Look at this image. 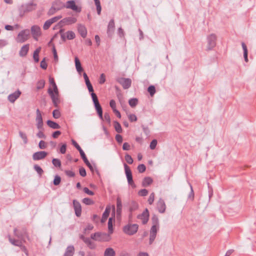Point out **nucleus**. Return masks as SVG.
Here are the masks:
<instances>
[{"label":"nucleus","instance_id":"19","mask_svg":"<svg viewBox=\"0 0 256 256\" xmlns=\"http://www.w3.org/2000/svg\"><path fill=\"white\" fill-rule=\"evenodd\" d=\"M29 48H30L29 44H24V46H23L21 48L19 52L20 56L21 57L26 56L27 55L28 52Z\"/></svg>","mask_w":256,"mask_h":256},{"label":"nucleus","instance_id":"62","mask_svg":"<svg viewBox=\"0 0 256 256\" xmlns=\"http://www.w3.org/2000/svg\"><path fill=\"white\" fill-rule=\"evenodd\" d=\"M66 174L69 177H74L75 176V173L70 170H66L64 171Z\"/></svg>","mask_w":256,"mask_h":256},{"label":"nucleus","instance_id":"29","mask_svg":"<svg viewBox=\"0 0 256 256\" xmlns=\"http://www.w3.org/2000/svg\"><path fill=\"white\" fill-rule=\"evenodd\" d=\"M153 182L152 179L149 176L145 177L142 182V186L146 187L150 185Z\"/></svg>","mask_w":256,"mask_h":256},{"label":"nucleus","instance_id":"43","mask_svg":"<svg viewBox=\"0 0 256 256\" xmlns=\"http://www.w3.org/2000/svg\"><path fill=\"white\" fill-rule=\"evenodd\" d=\"M60 182H61L60 176L58 175L55 176L54 178V180H53V184L54 186H57L60 184Z\"/></svg>","mask_w":256,"mask_h":256},{"label":"nucleus","instance_id":"51","mask_svg":"<svg viewBox=\"0 0 256 256\" xmlns=\"http://www.w3.org/2000/svg\"><path fill=\"white\" fill-rule=\"evenodd\" d=\"M157 144L158 141L156 139L152 140L150 143V148L152 150H154L156 148Z\"/></svg>","mask_w":256,"mask_h":256},{"label":"nucleus","instance_id":"12","mask_svg":"<svg viewBox=\"0 0 256 256\" xmlns=\"http://www.w3.org/2000/svg\"><path fill=\"white\" fill-rule=\"evenodd\" d=\"M48 94H50V96L51 99H52V103L54 104V106L56 108H58V104L60 102V99L58 97V96L56 95L54 93L52 89L50 88L48 89Z\"/></svg>","mask_w":256,"mask_h":256},{"label":"nucleus","instance_id":"47","mask_svg":"<svg viewBox=\"0 0 256 256\" xmlns=\"http://www.w3.org/2000/svg\"><path fill=\"white\" fill-rule=\"evenodd\" d=\"M40 66L43 70H46L48 68V64L46 62V58H44L40 63Z\"/></svg>","mask_w":256,"mask_h":256},{"label":"nucleus","instance_id":"28","mask_svg":"<svg viewBox=\"0 0 256 256\" xmlns=\"http://www.w3.org/2000/svg\"><path fill=\"white\" fill-rule=\"evenodd\" d=\"M41 50V47L38 48L34 52L33 58L35 62L37 63L39 62V54Z\"/></svg>","mask_w":256,"mask_h":256},{"label":"nucleus","instance_id":"38","mask_svg":"<svg viewBox=\"0 0 256 256\" xmlns=\"http://www.w3.org/2000/svg\"><path fill=\"white\" fill-rule=\"evenodd\" d=\"M148 92H149L150 96H152L156 92L155 86L153 85L150 86L148 88Z\"/></svg>","mask_w":256,"mask_h":256},{"label":"nucleus","instance_id":"18","mask_svg":"<svg viewBox=\"0 0 256 256\" xmlns=\"http://www.w3.org/2000/svg\"><path fill=\"white\" fill-rule=\"evenodd\" d=\"M21 93V92L19 90H18L10 94L8 96V100L10 102H14L16 100L20 97Z\"/></svg>","mask_w":256,"mask_h":256},{"label":"nucleus","instance_id":"63","mask_svg":"<svg viewBox=\"0 0 256 256\" xmlns=\"http://www.w3.org/2000/svg\"><path fill=\"white\" fill-rule=\"evenodd\" d=\"M144 132L146 136H149L150 134V130L148 126H144V125L142 126Z\"/></svg>","mask_w":256,"mask_h":256},{"label":"nucleus","instance_id":"9","mask_svg":"<svg viewBox=\"0 0 256 256\" xmlns=\"http://www.w3.org/2000/svg\"><path fill=\"white\" fill-rule=\"evenodd\" d=\"M30 32L34 39L38 41V37L41 36V30L40 27L36 25L32 26L31 27Z\"/></svg>","mask_w":256,"mask_h":256},{"label":"nucleus","instance_id":"57","mask_svg":"<svg viewBox=\"0 0 256 256\" xmlns=\"http://www.w3.org/2000/svg\"><path fill=\"white\" fill-rule=\"evenodd\" d=\"M90 93V94L93 103L98 101V96H97L96 94L94 92H91Z\"/></svg>","mask_w":256,"mask_h":256},{"label":"nucleus","instance_id":"25","mask_svg":"<svg viewBox=\"0 0 256 256\" xmlns=\"http://www.w3.org/2000/svg\"><path fill=\"white\" fill-rule=\"evenodd\" d=\"M115 220L114 218H110L108 220V232L110 234H112L114 232L113 228V222H114Z\"/></svg>","mask_w":256,"mask_h":256},{"label":"nucleus","instance_id":"20","mask_svg":"<svg viewBox=\"0 0 256 256\" xmlns=\"http://www.w3.org/2000/svg\"><path fill=\"white\" fill-rule=\"evenodd\" d=\"M110 212V206H106L104 212L102 214V218L101 219L102 223H104L106 221L108 216H109Z\"/></svg>","mask_w":256,"mask_h":256},{"label":"nucleus","instance_id":"26","mask_svg":"<svg viewBox=\"0 0 256 256\" xmlns=\"http://www.w3.org/2000/svg\"><path fill=\"white\" fill-rule=\"evenodd\" d=\"M9 240L10 242L13 244L14 246H17L18 247H20L23 244V240H16V239H13L10 238H9Z\"/></svg>","mask_w":256,"mask_h":256},{"label":"nucleus","instance_id":"39","mask_svg":"<svg viewBox=\"0 0 256 256\" xmlns=\"http://www.w3.org/2000/svg\"><path fill=\"white\" fill-rule=\"evenodd\" d=\"M52 163L53 165L56 168H60V166H62L61 162L58 158H54L52 160Z\"/></svg>","mask_w":256,"mask_h":256},{"label":"nucleus","instance_id":"13","mask_svg":"<svg viewBox=\"0 0 256 256\" xmlns=\"http://www.w3.org/2000/svg\"><path fill=\"white\" fill-rule=\"evenodd\" d=\"M72 204L76 216L80 217L82 214V206L76 200H73Z\"/></svg>","mask_w":256,"mask_h":256},{"label":"nucleus","instance_id":"48","mask_svg":"<svg viewBox=\"0 0 256 256\" xmlns=\"http://www.w3.org/2000/svg\"><path fill=\"white\" fill-rule=\"evenodd\" d=\"M57 3H60V2L58 1L53 4L52 7L49 10V14H54L55 13V12L58 9V8H55V4H56Z\"/></svg>","mask_w":256,"mask_h":256},{"label":"nucleus","instance_id":"22","mask_svg":"<svg viewBox=\"0 0 256 256\" xmlns=\"http://www.w3.org/2000/svg\"><path fill=\"white\" fill-rule=\"evenodd\" d=\"M72 145L77 149V150L79 152L80 154V156L82 158L86 156V154L84 150L82 149L81 147L79 146V144L76 142V140L72 139Z\"/></svg>","mask_w":256,"mask_h":256},{"label":"nucleus","instance_id":"55","mask_svg":"<svg viewBox=\"0 0 256 256\" xmlns=\"http://www.w3.org/2000/svg\"><path fill=\"white\" fill-rule=\"evenodd\" d=\"M190 188V192L188 196V198L192 200L194 198V192L192 189V186L190 184H189Z\"/></svg>","mask_w":256,"mask_h":256},{"label":"nucleus","instance_id":"1","mask_svg":"<svg viewBox=\"0 0 256 256\" xmlns=\"http://www.w3.org/2000/svg\"><path fill=\"white\" fill-rule=\"evenodd\" d=\"M138 229V224L129 223L123 227L122 230L126 234L132 236L137 232Z\"/></svg>","mask_w":256,"mask_h":256},{"label":"nucleus","instance_id":"64","mask_svg":"<svg viewBox=\"0 0 256 256\" xmlns=\"http://www.w3.org/2000/svg\"><path fill=\"white\" fill-rule=\"evenodd\" d=\"M38 147L40 149H44L46 148V143L44 140H40L38 144Z\"/></svg>","mask_w":256,"mask_h":256},{"label":"nucleus","instance_id":"27","mask_svg":"<svg viewBox=\"0 0 256 256\" xmlns=\"http://www.w3.org/2000/svg\"><path fill=\"white\" fill-rule=\"evenodd\" d=\"M242 50H243V51H244V61L247 62L248 61V48H247V46H246V44H245V43L244 42H242Z\"/></svg>","mask_w":256,"mask_h":256},{"label":"nucleus","instance_id":"41","mask_svg":"<svg viewBox=\"0 0 256 256\" xmlns=\"http://www.w3.org/2000/svg\"><path fill=\"white\" fill-rule=\"evenodd\" d=\"M66 38L70 40H73L75 38L76 35L72 31L68 30L66 32Z\"/></svg>","mask_w":256,"mask_h":256},{"label":"nucleus","instance_id":"33","mask_svg":"<svg viewBox=\"0 0 256 256\" xmlns=\"http://www.w3.org/2000/svg\"><path fill=\"white\" fill-rule=\"evenodd\" d=\"M138 104L137 98H132L128 100V104L132 108H134Z\"/></svg>","mask_w":256,"mask_h":256},{"label":"nucleus","instance_id":"15","mask_svg":"<svg viewBox=\"0 0 256 256\" xmlns=\"http://www.w3.org/2000/svg\"><path fill=\"white\" fill-rule=\"evenodd\" d=\"M98 242H109L111 240V236L110 233L98 232Z\"/></svg>","mask_w":256,"mask_h":256},{"label":"nucleus","instance_id":"54","mask_svg":"<svg viewBox=\"0 0 256 256\" xmlns=\"http://www.w3.org/2000/svg\"><path fill=\"white\" fill-rule=\"evenodd\" d=\"M52 116L54 118H58L60 116V112L58 110H54L52 112Z\"/></svg>","mask_w":256,"mask_h":256},{"label":"nucleus","instance_id":"44","mask_svg":"<svg viewBox=\"0 0 256 256\" xmlns=\"http://www.w3.org/2000/svg\"><path fill=\"white\" fill-rule=\"evenodd\" d=\"M94 104L95 109L96 111V112L102 111V107L101 105L100 104L99 101L94 102Z\"/></svg>","mask_w":256,"mask_h":256},{"label":"nucleus","instance_id":"40","mask_svg":"<svg viewBox=\"0 0 256 256\" xmlns=\"http://www.w3.org/2000/svg\"><path fill=\"white\" fill-rule=\"evenodd\" d=\"M36 4H34L33 2H30L26 6V10L27 11H31L36 8Z\"/></svg>","mask_w":256,"mask_h":256},{"label":"nucleus","instance_id":"3","mask_svg":"<svg viewBox=\"0 0 256 256\" xmlns=\"http://www.w3.org/2000/svg\"><path fill=\"white\" fill-rule=\"evenodd\" d=\"M124 166L128 184L131 186L133 188H136V185L133 180L132 172L130 168L126 163L124 164Z\"/></svg>","mask_w":256,"mask_h":256},{"label":"nucleus","instance_id":"34","mask_svg":"<svg viewBox=\"0 0 256 256\" xmlns=\"http://www.w3.org/2000/svg\"><path fill=\"white\" fill-rule=\"evenodd\" d=\"M36 122H42L43 120H42V116L41 112L39 109L36 110Z\"/></svg>","mask_w":256,"mask_h":256},{"label":"nucleus","instance_id":"45","mask_svg":"<svg viewBox=\"0 0 256 256\" xmlns=\"http://www.w3.org/2000/svg\"><path fill=\"white\" fill-rule=\"evenodd\" d=\"M94 1L96 7L98 14L100 15V14L101 12V6L100 0H94Z\"/></svg>","mask_w":256,"mask_h":256},{"label":"nucleus","instance_id":"14","mask_svg":"<svg viewBox=\"0 0 256 256\" xmlns=\"http://www.w3.org/2000/svg\"><path fill=\"white\" fill-rule=\"evenodd\" d=\"M156 208L160 213L163 214L165 212L166 205L164 200L162 198H160L157 202Z\"/></svg>","mask_w":256,"mask_h":256},{"label":"nucleus","instance_id":"37","mask_svg":"<svg viewBox=\"0 0 256 256\" xmlns=\"http://www.w3.org/2000/svg\"><path fill=\"white\" fill-rule=\"evenodd\" d=\"M34 168L37 172L38 175L41 176L44 173V170L41 168V167L38 164H34Z\"/></svg>","mask_w":256,"mask_h":256},{"label":"nucleus","instance_id":"35","mask_svg":"<svg viewBox=\"0 0 256 256\" xmlns=\"http://www.w3.org/2000/svg\"><path fill=\"white\" fill-rule=\"evenodd\" d=\"M152 226H159V220L158 216L154 214L152 218Z\"/></svg>","mask_w":256,"mask_h":256},{"label":"nucleus","instance_id":"59","mask_svg":"<svg viewBox=\"0 0 256 256\" xmlns=\"http://www.w3.org/2000/svg\"><path fill=\"white\" fill-rule=\"evenodd\" d=\"M104 118L109 125H110L111 120L110 116L108 112H106L104 114Z\"/></svg>","mask_w":256,"mask_h":256},{"label":"nucleus","instance_id":"23","mask_svg":"<svg viewBox=\"0 0 256 256\" xmlns=\"http://www.w3.org/2000/svg\"><path fill=\"white\" fill-rule=\"evenodd\" d=\"M74 252V246L72 245L69 246L66 248L64 256H73Z\"/></svg>","mask_w":256,"mask_h":256},{"label":"nucleus","instance_id":"53","mask_svg":"<svg viewBox=\"0 0 256 256\" xmlns=\"http://www.w3.org/2000/svg\"><path fill=\"white\" fill-rule=\"evenodd\" d=\"M148 190L146 189H142L138 192V194L141 196H146L148 194Z\"/></svg>","mask_w":256,"mask_h":256},{"label":"nucleus","instance_id":"21","mask_svg":"<svg viewBox=\"0 0 256 256\" xmlns=\"http://www.w3.org/2000/svg\"><path fill=\"white\" fill-rule=\"evenodd\" d=\"M78 30L82 37L85 38L86 36L87 30L84 26L79 24L78 26Z\"/></svg>","mask_w":256,"mask_h":256},{"label":"nucleus","instance_id":"36","mask_svg":"<svg viewBox=\"0 0 256 256\" xmlns=\"http://www.w3.org/2000/svg\"><path fill=\"white\" fill-rule=\"evenodd\" d=\"M45 86V81L44 80H38L36 83L37 90H41L44 88Z\"/></svg>","mask_w":256,"mask_h":256},{"label":"nucleus","instance_id":"50","mask_svg":"<svg viewBox=\"0 0 256 256\" xmlns=\"http://www.w3.org/2000/svg\"><path fill=\"white\" fill-rule=\"evenodd\" d=\"M60 152L62 154H64L66 150V143L60 144Z\"/></svg>","mask_w":256,"mask_h":256},{"label":"nucleus","instance_id":"31","mask_svg":"<svg viewBox=\"0 0 256 256\" xmlns=\"http://www.w3.org/2000/svg\"><path fill=\"white\" fill-rule=\"evenodd\" d=\"M138 208V205L137 202L134 201H132L130 204L129 208V211L130 212H132L136 210Z\"/></svg>","mask_w":256,"mask_h":256},{"label":"nucleus","instance_id":"30","mask_svg":"<svg viewBox=\"0 0 256 256\" xmlns=\"http://www.w3.org/2000/svg\"><path fill=\"white\" fill-rule=\"evenodd\" d=\"M116 252L112 248H106L104 252V256H115Z\"/></svg>","mask_w":256,"mask_h":256},{"label":"nucleus","instance_id":"58","mask_svg":"<svg viewBox=\"0 0 256 256\" xmlns=\"http://www.w3.org/2000/svg\"><path fill=\"white\" fill-rule=\"evenodd\" d=\"M154 192H152L150 194L148 199V202L150 204H152L154 202Z\"/></svg>","mask_w":256,"mask_h":256},{"label":"nucleus","instance_id":"60","mask_svg":"<svg viewBox=\"0 0 256 256\" xmlns=\"http://www.w3.org/2000/svg\"><path fill=\"white\" fill-rule=\"evenodd\" d=\"M159 226H152L150 230V233L156 234Z\"/></svg>","mask_w":256,"mask_h":256},{"label":"nucleus","instance_id":"5","mask_svg":"<svg viewBox=\"0 0 256 256\" xmlns=\"http://www.w3.org/2000/svg\"><path fill=\"white\" fill-rule=\"evenodd\" d=\"M116 80L122 85L123 88L126 90L129 88L132 85V80L130 78H118Z\"/></svg>","mask_w":256,"mask_h":256},{"label":"nucleus","instance_id":"52","mask_svg":"<svg viewBox=\"0 0 256 256\" xmlns=\"http://www.w3.org/2000/svg\"><path fill=\"white\" fill-rule=\"evenodd\" d=\"M125 160L128 164H130L133 163L134 160L132 157L128 154H126L125 156Z\"/></svg>","mask_w":256,"mask_h":256},{"label":"nucleus","instance_id":"24","mask_svg":"<svg viewBox=\"0 0 256 256\" xmlns=\"http://www.w3.org/2000/svg\"><path fill=\"white\" fill-rule=\"evenodd\" d=\"M46 124L50 128L52 129H59L60 128V126L58 123L52 120H48Z\"/></svg>","mask_w":256,"mask_h":256},{"label":"nucleus","instance_id":"32","mask_svg":"<svg viewBox=\"0 0 256 256\" xmlns=\"http://www.w3.org/2000/svg\"><path fill=\"white\" fill-rule=\"evenodd\" d=\"M114 124L116 131L118 133L122 132V130L120 124L116 120L114 122Z\"/></svg>","mask_w":256,"mask_h":256},{"label":"nucleus","instance_id":"2","mask_svg":"<svg viewBox=\"0 0 256 256\" xmlns=\"http://www.w3.org/2000/svg\"><path fill=\"white\" fill-rule=\"evenodd\" d=\"M30 36V30L25 29L21 30L18 34L16 40L18 43H23L26 42Z\"/></svg>","mask_w":256,"mask_h":256},{"label":"nucleus","instance_id":"16","mask_svg":"<svg viewBox=\"0 0 256 256\" xmlns=\"http://www.w3.org/2000/svg\"><path fill=\"white\" fill-rule=\"evenodd\" d=\"M114 19H112L108 26L107 28V34L108 37H112L114 34Z\"/></svg>","mask_w":256,"mask_h":256},{"label":"nucleus","instance_id":"46","mask_svg":"<svg viewBox=\"0 0 256 256\" xmlns=\"http://www.w3.org/2000/svg\"><path fill=\"white\" fill-rule=\"evenodd\" d=\"M82 202L86 205H91L94 204V201L90 198H86L82 199Z\"/></svg>","mask_w":256,"mask_h":256},{"label":"nucleus","instance_id":"8","mask_svg":"<svg viewBox=\"0 0 256 256\" xmlns=\"http://www.w3.org/2000/svg\"><path fill=\"white\" fill-rule=\"evenodd\" d=\"M76 22V17H65L58 23V26L62 28L64 26L75 23Z\"/></svg>","mask_w":256,"mask_h":256},{"label":"nucleus","instance_id":"61","mask_svg":"<svg viewBox=\"0 0 256 256\" xmlns=\"http://www.w3.org/2000/svg\"><path fill=\"white\" fill-rule=\"evenodd\" d=\"M156 234H152L150 233V240H149V244H152L154 241V240L156 238Z\"/></svg>","mask_w":256,"mask_h":256},{"label":"nucleus","instance_id":"56","mask_svg":"<svg viewBox=\"0 0 256 256\" xmlns=\"http://www.w3.org/2000/svg\"><path fill=\"white\" fill-rule=\"evenodd\" d=\"M79 173L80 174L82 177H84L86 175V169L82 166L79 168Z\"/></svg>","mask_w":256,"mask_h":256},{"label":"nucleus","instance_id":"7","mask_svg":"<svg viewBox=\"0 0 256 256\" xmlns=\"http://www.w3.org/2000/svg\"><path fill=\"white\" fill-rule=\"evenodd\" d=\"M208 46L207 50H212L216 45V34H212L207 37Z\"/></svg>","mask_w":256,"mask_h":256},{"label":"nucleus","instance_id":"10","mask_svg":"<svg viewBox=\"0 0 256 256\" xmlns=\"http://www.w3.org/2000/svg\"><path fill=\"white\" fill-rule=\"evenodd\" d=\"M149 216L150 214L148 210L146 208L141 214L138 215L137 218L142 220L143 224H146L148 221Z\"/></svg>","mask_w":256,"mask_h":256},{"label":"nucleus","instance_id":"6","mask_svg":"<svg viewBox=\"0 0 256 256\" xmlns=\"http://www.w3.org/2000/svg\"><path fill=\"white\" fill-rule=\"evenodd\" d=\"M14 234L16 236L22 240L24 242H26L25 238L29 240V236L25 228H23L21 230H18L16 228H15Z\"/></svg>","mask_w":256,"mask_h":256},{"label":"nucleus","instance_id":"49","mask_svg":"<svg viewBox=\"0 0 256 256\" xmlns=\"http://www.w3.org/2000/svg\"><path fill=\"white\" fill-rule=\"evenodd\" d=\"M137 169L140 173H143L146 170V166L144 164H140L138 166Z\"/></svg>","mask_w":256,"mask_h":256},{"label":"nucleus","instance_id":"42","mask_svg":"<svg viewBox=\"0 0 256 256\" xmlns=\"http://www.w3.org/2000/svg\"><path fill=\"white\" fill-rule=\"evenodd\" d=\"M20 136L22 139L24 144H26L28 142V140L27 136L26 134L24 133L22 131L19 132Z\"/></svg>","mask_w":256,"mask_h":256},{"label":"nucleus","instance_id":"4","mask_svg":"<svg viewBox=\"0 0 256 256\" xmlns=\"http://www.w3.org/2000/svg\"><path fill=\"white\" fill-rule=\"evenodd\" d=\"M64 6L76 12H80L82 10L80 4H77L74 0H68L64 4Z\"/></svg>","mask_w":256,"mask_h":256},{"label":"nucleus","instance_id":"17","mask_svg":"<svg viewBox=\"0 0 256 256\" xmlns=\"http://www.w3.org/2000/svg\"><path fill=\"white\" fill-rule=\"evenodd\" d=\"M62 18V17H52V18L46 20L44 24L43 28L44 30H48L49 28L52 24L54 22H56Z\"/></svg>","mask_w":256,"mask_h":256},{"label":"nucleus","instance_id":"11","mask_svg":"<svg viewBox=\"0 0 256 256\" xmlns=\"http://www.w3.org/2000/svg\"><path fill=\"white\" fill-rule=\"evenodd\" d=\"M48 154L45 151H39L34 152L32 154V159L34 160H39L44 159Z\"/></svg>","mask_w":256,"mask_h":256}]
</instances>
